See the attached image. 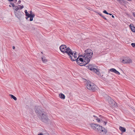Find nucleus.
Instances as JSON below:
<instances>
[{
  "mask_svg": "<svg viewBox=\"0 0 135 135\" xmlns=\"http://www.w3.org/2000/svg\"><path fill=\"white\" fill-rule=\"evenodd\" d=\"M59 97L61 98L62 99H65V95L64 94L61 93L59 94Z\"/></svg>",
  "mask_w": 135,
  "mask_h": 135,
  "instance_id": "18",
  "label": "nucleus"
},
{
  "mask_svg": "<svg viewBox=\"0 0 135 135\" xmlns=\"http://www.w3.org/2000/svg\"><path fill=\"white\" fill-rule=\"evenodd\" d=\"M38 135H43V134H42V133H40L39 134H38Z\"/></svg>",
  "mask_w": 135,
  "mask_h": 135,
  "instance_id": "38",
  "label": "nucleus"
},
{
  "mask_svg": "<svg viewBox=\"0 0 135 135\" xmlns=\"http://www.w3.org/2000/svg\"><path fill=\"white\" fill-rule=\"evenodd\" d=\"M25 15L26 16V18L27 19L28 18V16L29 15V13L27 12V11L26 10H25Z\"/></svg>",
  "mask_w": 135,
  "mask_h": 135,
  "instance_id": "21",
  "label": "nucleus"
},
{
  "mask_svg": "<svg viewBox=\"0 0 135 135\" xmlns=\"http://www.w3.org/2000/svg\"><path fill=\"white\" fill-rule=\"evenodd\" d=\"M18 6L19 7V9H21L24 7L22 5L21 6L20 5H18Z\"/></svg>",
  "mask_w": 135,
  "mask_h": 135,
  "instance_id": "28",
  "label": "nucleus"
},
{
  "mask_svg": "<svg viewBox=\"0 0 135 135\" xmlns=\"http://www.w3.org/2000/svg\"><path fill=\"white\" fill-rule=\"evenodd\" d=\"M87 61H86V62H85V63H83L82 62H80L79 63H77L80 66H85L86 65L88 64L90 61V60L88 59Z\"/></svg>",
  "mask_w": 135,
  "mask_h": 135,
  "instance_id": "11",
  "label": "nucleus"
},
{
  "mask_svg": "<svg viewBox=\"0 0 135 135\" xmlns=\"http://www.w3.org/2000/svg\"><path fill=\"white\" fill-rule=\"evenodd\" d=\"M91 52H92V51L89 49H87L85 51L84 54H86V55H88V58H90V59L91 58L93 54V53Z\"/></svg>",
  "mask_w": 135,
  "mask_h": 135,
  "instance_id": "7",
  "label": "nucleus"
},
{
  "mask_svg": "<svg viewBox=\"0 0 135 135\" xmlns=\"http://www.w3.org/2000/svg\"><path fill=\"white\" fill-rule=\"evenodd\" d=\"M131 25H133L132 24H131L129 25V27L132 32H135V27Z\"/></svg>",
  "mask_w": 135,
  "mask_h": 135,
  "instance_id": "15",
  "label": "nucleus"
},
{
  "mask_svg": "<svg viewBox=\"0 0 135 135\" xmlns=\"http://www.w3.org/2000/svg\"><path fill=\"white\" fill-rule=\"evenodd\" d=\"M79 57H78V58H76V62L77 63H79V62H82L83 63H85V62H86L87 61V60H86V58L85 57V59H83L82 58H79Z\"/></svg>",
  "mask_w": 135,
  "mask_h": 135,
  "instance_id": "9",
  "label": "nucleus"
},
{
  "mask_svg": "<svg viewBox=\"0 0 135 135\" xmlns=\"http://www.w3.org/2000/svg\"><path fill=\"white\" fill-rule=\"evenodd\" d=\"M132 60L129 58H126L122 60V62L124 64H130L132 63Z\"/></svg>",
  "mask_w": 135,
  "mask_h": 135,
  "instance_id": "8",
  "label": "nucleus"
},
{
  "mask_svg": "<svg viewBox=\"0 0 135 135\" xmlns=\"http://www.w3.org/2000/svg\"><path fill=\"white\" fill-rule=\"evenodd\" d=\"M39 117L42 122L48 124L50 122V120L46 114L43 113Z\"/></svg>",
  "mask_w": 135,
  "mask_h": 135,
  "instance_id": "4",
  "label": "nucleus"
},
{
  "mask_svg": "<svg viewBox=\"0 0 135 135\" xmlns=\"http://www.w3.org/2000/svg\"><path fill=\"white\" fill-rule=\"evenodd\" d=\"M109 70L110 71L113 72L118 75H120V73L118 71L115 69L114 68L111 69H110Z\"/></svg>",
  "mask_w": 135,
  "mask_h": 135,
  "instance_id": "12",
  "label": "nucleus"
},
{
  "mask_svg": "<svg viewBox=\"0 0 135 135\" xmlns=\"http://www.w3.org/2000/svg\"><path fill=\"white\" fill-rule=\"evenodd\" d=\"M9 7H11V6L10 5H9Z\"/></svg>",
  "mask_w": 135,
  "mask_h": 135,
  "instance_id": "43",
  "label": "nucleus"
},
{
  "mask_svg": "<svg viewBox=\"0 0 135 135\" xmlns=\"http://www.w3.org/2000/svg\"><path fill=\"white\" fill-rule=\"evenodd\" d=\"M9 95L10 96L11 98L13 99L14 100H17V98H16L13 95L9 94Z\"/></svg>",
  "mask_w": 135,
  "mask_h": 135,
  "instance_id": "19",
  "label": "nucleus"
},
{
  "mask_svg": "<svg viewBox=\"0 0 135 135\" xmlns=\"http://www.w3.org/2000/svg\"><path fill=\"white\" fill-rule=\"evenodd\" d=\"M108 15H109L110 16H111L112 15L111 13H109Z\"/></svg>",
  "mask_w": 135,
  "mask_h": 135,
  "instance_id": "42",
  "label": "nucleus"
},
{
  "mask_svg": "<svg viewBox=\"0 0 135 135\" xmlns=\"http://www.w3.org/2000/svg\"><path fill=\"white\" fill-rule=\"evenodd\" d=\"M60 49L62 53H66L68 56L70 57L71 55H72V51L69 47H67L65 45H62L60 47Z\"/></svg>",
  "mask_w": 135,
  "mask_h": 135,
  "instance_id": "2",
  "label": "nucleus"
},
{
  "mask_svg": "<svg viewBox=\"0 0 135 135\" xmlns=\"http://www.w3.org/2000/svg\"><path fill=\"white\" fill-rule=\"evenodd\" d=\"M42 60L43 62H45L47 61V60L46 59L45 57H42Z\"/></svg>",
  "mask_w": 135,
  "mask_h": 135,
  "instance_id": "24",
  "label": "nucleus"
},
{
  "mask_svg": "<svg viewBox=\"0 0 135 135\" xmlns=\"http://www.w3.org/2000/svg\"><path fill=\"white\" fill-rule=\"evenodd\" d=\"M110 100L111 101V103L112 104H114L113 103H114V104H115V103L117 104L112 99H111L110 98Z\"/></svg>",
  "mask_w": 135,
  "mask_h": 135,
  "instance_id": "25",
  "label": "nucleus"
},
{
  "mask_svg": "<svg viewBox=\"0 0 135 135\" xmlns=\"http://www.w3.org/2000/svg\"><path fill=\"white\" fill-rule=\"evenodd\" d=\"M15 13L16 17L20 19L21 16V13L20 11H18L17 12H16Z\"/></svg>",
  "mask_w": 135,
  "mask_h": 135,
  "instance_id": "10",
  "label": "nucleus"
},
{
  "mask_svg": "<svg viewBox=\"0 0 135 135\" xmlns=\"http://www.w3.org/2000/svg\"><path fill=\"white\" fill-rule=\"evenodd\" d=\"M15 8H14V9H15V13L16 12H18V10L19 9V7L18 6H15Z\"/></svg>",
  "mask_w": 135,
  "mask_h": 135,
  "instance_id": "20",
  "label": "nucleus"
},
{
  "mask_svg": "<svg viewBox=\"0 0 135 135\" xmlns=\"http://www.w3.org/2000/svg\"><path fill=\"white\" fill-rule=\"evenodd\" d=\"M13 48V49H15V47L14 46H13V48Z\"/></svg>",
  "mask_w": 135,
  "mask_h": 135,
  "instance_id": "39",
  "label": "nucleus"
},
{
  "mask_svg": "<svg viewBox=\"0 0 135 135\" xmlns=\"http://www.w3.org/2000/svg\"><path fill=\"white\" fill-rule=\"evenodd\" d=\"M14 0H9V1L10 2L13 1Z\"/></svg>",
  "mask_w": 135,
  "mask_h": 135,
  "instance_id": "41",
  "label": "nucleus"
},
{
  "mask_svg": "<svg viewBox=\"0 0 135 135\" xmlns=\"http://www.w3.org/2000/svg\"><path fill=\"white\" fill-rule=\"evenodd\" d=\"M88 55H86V54H84H84L82 55H81L79 56V57H83L84 58V59H85V57L86 58V59H87L86 60H88V59H89L90 60V58H88Z\"/></svg>",
  "mask_w": 135,
  "mask_h": 135,
  "instance_id": "13",
  "label": "nucleus"
},
{
  "mask_svg": "<svg viewBox=\"0 0 135 135\" xmlns=\"http://www.w3.org/2000/svg\"><path fill=\"white\" fill-rule=\"evenodd\" d=\"M131 45L133 47L135 48V43H132L131 44Z\"/></svg>",
  "mask_w": 135,
  "mask_h": 135,
  "instance_id": "30",
  "label": "nucleus"
},
{
  "mask_svg": "<svg viewBox=\"0 0 135 135\" xmlns=\"http://www.w3.org/2000/svg\"><path fill=\"white\" fill-rule=\"evenodd\" d=\"M92 70H93L94 72L95 73H97V72H98V70H97V69L93 68V69H92Z\"/></svg>",
  "mask_w": 135,
  "mask_h": 135,
  "instance_id": "26",
  "label": "nucleus"
},
{
  "mask_svg": "<svg viewBox=\"0 0 135 135\" xmlns=\"http://www.w3.org/2000/svg\"><path fill=\"white\" fill-rule=\"evenodd\" d=\"M90 125L94 130L97 132H102L105 134L107 132V130L105 128L102 127L99 124L92 123L90 124Z\"/></svg>",
  "mask_w": 135,
  "mask_h": 135,
  "instance_id": "1",
  "label": "nucleus"
},
{
  "mask_svg": "<svg viewBox=\"0 0 135 135\" xmlns=\"http://www.w3.org/2000/svg\"><path fill=\"white\" fill-rule=\"evenodd\" d=\"M10 4L12 5L13 7H15V4L11 2Z\"/></svg>",
  "mask_w": 135,
  "mask_h": 135,
  "instance_id": "31",
  "label": "nucleus"
},
{
  "mask_svg": "<svg viewBox=\"0 0 135 135\" xmlns=\"http://www.w3.org/2000/svg\"><path fill=\"white\" fill-rule=\"evenodd\" d=\"M112 15V17L113 18H114V16L113 15Z\"/></svg>",
  "mask_w": 135,
  "mask_h": 135,
  "instance_id": "40",
  "label": "nucleus"
},
{
  "mask_svg": "<svg viewBox=\"0 0 135 135\" xmlns=\"http://www.w3.org/2000/svg\"><path fill=\"white\" fill-rule=\"evenodd\" d=\"M93 117H94L96 119L97 118V116H96L95 115H94L93 116Z\"/></svg>",
  "mask_w": 135,
  "mask_h": 135,
  "instance_id": "36",
  "label": "nucleus"
},
{
  "mask_svg": "<svg viewBox=\"0 0 135 135\" xmlns=\"http://www.w3.org/2000/svg\"><path fill=\"white\" fill-rule=\"evenodd\" d=\"M99 117H100V118H98L97 117V118L96 119L97 120V122H100V120H102V118H103L104 117L101 115H99Z\"/></svg>",
  "mask_w": 135,
  "mask_h": 135,
  "instance_id": "14",
  "label": "nucleus"
},
{
  "mask_svg": "<svg viewBox=\"0 0 135 135\" xmlns=\"http://www.w3.org/2000/svg\"><path fill=\"white\" fill-rule=\"evenodd\" d=\"M17 1V0H14V2L15 3Z\"/></svg>",
  "mask_w": 135,
  "mask_h": 135,
  "instance_id": "37",
  "label": "nucleus"
},
{
  "mask_svg": "<svg viewBox=\"0 0 135 135\" xmlns=\"http://www.w3.org/2000/svg\"><path fill=\"white\" fill-rule=\"evenodd\" d=\"M41 107L39 106H36L35 107V111L37 115L40 116L43 113Z\"/></svg>",
  "mask_w": 135,
  "mask_h": 135,
  "instance_id": "5",
  "label": "nucleus"
},
{
  "mask_svg": "<svg viewBox=\"0 0 135 135\" xmlns=\"http://www.w3.org/2000/svg\"><path fill=\"white\" fill-rule=\"evenodd\" d=\"M35 16V15L34 14H33V15H32L29 17H30V21H32L33 20V18Z\"/></svg>",
  "mask_w": 135,
  "mask_h": 135,
  "instance_id": "22",
  "label": "nucleus"
},
{
  "mask_svg": "<svg viewBox=\"0 0 135 135\" xmlns=\"http://www.w3.org/2000/svg\"><path fill=\"white\" fill-rule=\"evenodd\" d=\"M30 14H29V15L28 16V18H29L30 16H31L32 15H33V14H32V12L31 11H30Z\"/></svg>",
  "mask_w": 135,
  "mask_h": 135,
  "instance_id": "27",
  "label": "nucleus"
},
{
  "mask_svg": "<svg viewBox=\"0 0 135 135\" xmlns=\"http://www.w3.org/2000/svg\"><path fill=\"white\" fill-rule=\"evenodd\" d=\"M73 54L70 55V56L69 57L70 58L71 60L73 61H75L76 60V58L77 57V53L75 51H73Z\"/></svg>",
  "mask_w": 135,
  "mask_h": 135,
  "instance_id": "6",
  "label": "nucleus"
},
{
  "mask_svg": "<svg viewBox=\"0 0 135 135\" xmlns=\"http://www.w3.org/2000/svg\"><path fill=\"white\" fill-rule=\"evenodd\" d=\"M133 16H134V17H135V12H133Z\"/></svg>",
  "mask_w": 135,
  "mask_h": 135,
  "instance_id": "34",
  "label": "nucleus"
},
{
  "mask_svg": "<svg viewBox=\"0 0 135 135\" xmlns=\"http://www.w3.org/2000/svg\"><path fill=\"white\" fill-rule=\"evenodd\" d=\"M120 130L122 132H124L126 131V129L125 128L122 127H120Z\"/></svg>",
  "mask_w": 135,
  "mask_h": 135,
  "instance_id": "17",
  "label": "nucleus"
},
{
  "mask_svg": "<svg viewBox=\"0 0 135 135\" xmlns=\"http://www.w3.org/2000/svg\"><path fill=\"white\" fill-rule=\"evenodd\" d=\"M86 87L89 90L93 91H95L97 86L91 82L90 81H87Z\"/></svg>",
  "mask_w": 135,
  "mask_h": 135,
  "instance_id": "3",
  "label": "nucleus"
},
{
  "mask_svg": "<svg viewBox=\"0 0 135 135\" xmlns=\"http://www.w3.org/2000/svg\"><path fill=\"white\" fill-rule=\"evenodd\" d=\"M88 67V69L90 70H92V69L94 67L93 65L92 64H90L88 66H87Z\"/></svg>",
  "mask_w": 135,
  "mask_h": 135,
  "instance_id": "16",
  "label": "nucleus"
},
{
  "mask_svg": "<svg viewBox=\"0 0 135 135\" xmlns=\"http://www.w3.org/2000/svg\"><path fill=\"white\" fill-rule=\"evenodd\" d=\"M8 0V1H9V0Z\"/></svg>",
  "mask_w": 135,
  "mask_h": 135,
  "instance_id": "44",
  "label": "nucleus"
},
{
  "mask_svg": "<svg viewBox=\"0 0 135 135\" xmlns=\"http://www.w3.org/2000/svg\"><path fill=\"white\" fill-rule=\"evenodd\" d=\"M103 13H105V14H106L107 15H108L109 14V13H108L106 10H104L103 11Z\"/></svg>",
  "mask_w": 135,
  "mask_h": 135,
  "instance_id": "29",
  "label": "nucleus"
},
{
  "mask_svg": "<svg viewBox=\"0 0 135 135\" xmlns=\"http://www.w3.org/2000/svg\"><path fill=\"white\" fill-rule=\"evenodd\" d=\"M21 2V0H19L18 1V4H20V3Z\"/></svg>",
  "mask_w": 135,
  "mask_h": 135,
  "instance_id": "35",
  "label": "nucleus"
},
{
  "mask_svg": "<svg viewBox=\"0 0 135 135\" xmlns=\"http://www.w3.org/2000/svg\"><path fill=\"white\" fill-rule=\"evenodd\" d=\"M117 1L120 3H122L123 1V0H117Z\"/></svg>",
  "mask_w": 135,
  "mask_h": 135,
  "instance_id": "32",
  "label": "nucleus"
},
{
  "mask_svg": "<svg viewBox=\"0 0 135 135\" xmlns=\"http://www.w3.org/2000/svg\"><path fill=\"white\" fill-rule=\"evenodd\" d=\"M98 13L100 16L102 17L103 18H104L105 20L107 21V18H105L104 16L102 15V14L100 12H99Z\"/></svg>",
  "mask_w": 135,
  "mask_h": 135,
  "instance_id": "23",
  "label": "nucleus"
},
{
  "mask_svg": "<svg viewBox=\"0 0 135 135\" xmlns=\"http://www.w3.org/2000/svg\"><path fill=\"white\" fill-rule=\"evenodd\" d=\"M107 123V122L104 121L103 122V123L104 125H105Z\"/></svg>",
  "mask_w": 135,
  "mask_h": 135,
  "instance_id": "33",
  "label": "nucleus"
}]
</instances>
